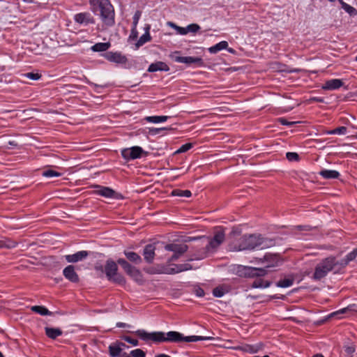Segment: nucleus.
<instances>
[{
  "label": "nucleus",
  "mask_w": 357,
  "mask_h": 357,
  "mask_svg": "<svg viewBox=\"0 0 357 357\" xmlns=\"http://www.w3.org/2000/svg\"><path fill=\"white\" fill-rule=\"evenodd\" d=\"M135 333L144 341L152 340L155 342H192L199 340H206L213 339L211 337L191 335L184 336L183 334L177 331H169L167 333L164 332H153L148 333L144 330H137Z\"/></svg>",
  "instance_id": "obj_1"
},
{
  "label": "nucleus",
  "mask_w": 357,
  "mask_h": 357,
  "mask_svg": "<svg viewBox=\"0 0 357 357\" xmlns=\"http://www.w3.org/2000/svg\"><path fill=\"white\" fill-rule=\"evenodd\" d=\"M206 240V243H202V247H197L196 252L194 255L195 259L200 260L207 257L210 254L216 251L217 248L224 242L225 238V231L219 229L215 231L213 238H201Z\"/></svg>",
  "instance_id": "obj_2"
},
{
  "label": "nucleus",
  "mask_w": 357,
  "mask_h": 357,
  "mask_svg": "<svg viewBox=\"0 0 357 357\" xmlns=\"http://www.w3.org/2000/svg\"><path fill=\"white\" fill-rule=\"evenodd\" d=\"M341 269L339 260L334 256H330L323 259L317 264L312 278L315 280H320L325 278L329 272L337 273Z\"/></svg>",
  "instance_id": "obj_3"
},
{
  "label": "nucleus",
  "mask_w": 357,
  "mask_h": 357,
  "mask_svg": "<svg viewBox=\"0 0 357 357\" xmlns=\"http://www.w3.org/2000/svg\"><path fill=\"white\" fill-rule=\"evenodd\" d=\"M274 244L272 239L264 238L261 235H244L241 238L238 250H252L258 246H262L264 248L273 246Z\"/></svg>",
  "instance_id": "obj_4"
},
{
  "label": "nucleus",
  "mask_w": 357,
  "mask_h": 357,
  "mask_svg": "<svg viewBox=\"0 0 357 357\" xmlns=\"http://www.w3.org/2000/svg\"><path fill=\"white\" fill-rule=\"evenodd\" d=\"M98 5L100 15L103 24L107 26H112L115 24L114 9L109 0H99Z\"/></svg>",
  "instance_id": "obj_5"
},
{
  "label": "nucleus",
  "mask_w": 357,
  "mask_h": 357,
  "mask_svg": "<svg viewBox=\"0 0 357 357\" xmlns=\"http://www.w3.org/2000/svg\"><path fill=\"white\" fill-rule=\"evenodd\" d=\"M105 273L107 279L119 284H125L126 279L123 275L118 273V266L112 259H107L105 266Z\"/></svg>",
  "instance_id": "obj_6"
},
{
  "label": "nucleus",
  "mask_w": 357,
  "mask_h": 357,
  "mask_svg": "<svg viewBox=\"0 0 357 357\" xmlns=\"http://www.w3.org/2000/svg\"><path fill=\"white\" fill-rule=\"evenodd\" d=\"M238 273L240 276L254 278L264 276L267 273V271L265 268L239 266Z\"/></svg>",
  "instance_id": "obj_7"
},
{
  "label": "nucleus",
  "mask_w": 357,
  "mask_h": 357,
  "mask_svg": "<svg viewBox=\"0 0 357 357\" xmlns=\"http://www.w3.org/2000/svg\"><path fill=\"white\" fill-rule=\"evenodd\" d=\"M143 153H144L146 156L148 154V153L144 151L140 146H132L131 148L124 149L121 151V155L126 160L139 158Z\"/></svg>",
  "instance_id": "obj_8"
},
{
  "label": "nucleus",
  "mask_w": 357,
  "mask_h": 357,
  "mask_svg": "<svg viewBox=\"0 0 357 357\" xmlns=\"http://www.w3.org/2000/svg\"><path fill=\"white\" fill-rule=\"evenodd\" d=\"M117 263L121 266L128 275L133 278L135 280H137L141 278L142 275L140 271L135 266L130 264L126 259H119L117 260Z\"/></svg>",
  "instance_id": "obj_9"
},
{
  "label": "nucleus",
  "mask_w": 357,
  "mask_h": 357,
  "mask_svg": "<svg viewBox=\"0 0 357 357\" xmlns=\"http://www.w3.org/2000/svg\"><path fill=\"white\" fill-rule=\"evenodd\" d=\"M172 58L176 62L185 63L188 66L192 64L197 66H204V61L200 57L173 56Z\"/></svg>",
  "instance_id": "obj_10"
},
{
  "label": "nucleus",
  "mask_w": 357,
  "mask_h": 357,
  "mask_svg": "<svg viewBox=\"0 0 357 357\" xmlns=\"http://www.w3.org/2000/svg\"><path fill=\"white\" fill-rule=\"evenodd\" d=\"M98 190L96 191V193L100 196L107 197V198H114L116 199H120L123 198V196L115 192L110 188L98 186Z\"/></svg>",
  "instance_id": "obj_11"
},
{
  "label": "nucleus",
  "mask_w": 357,
  "mask_h": 357,
  "mask_svg": "<svg viewBox=\"0 0 357 357\" xmlns=\"http://www.w3.org/2000/svg\"><path fill=\"white\" fill-rule=\"evenodd\" d=\"M104 57L109 61L116 63H126L128 61L126 56L120 52H107L103 54Z\"/></svg>",
  "instance_id": "obj_12"
},
{
  "label": "nucleus",
  "mask_w": 357,
  "mask_h": 357,
  "mask_svg": "<svg viewBox=\"0 0 357 357\" xmlns=\"http://www.w3.org/2000/svg\"><path fill=\"white\" fill-rule=\"evenodd\" d=\"M63 274L64 277L71 282H78L79 280V275L75 272V267L73 265L66 266L63 271Z\"/></svg>",
  "instance_id": "obj_13"
},
{
  "label": "nucleus",
  "mask_w": 357,
  "mask_h": 357,
  "mask_svg": "<svg viewBox=\"0 0 357 357\" xmlns=\"http://www.w3.org/2000/svg\"><path fill=\"white\" fill-rule=\"evenodd\" d=\"M88 255L89 252L82 250L73 255H67L65 256V259L68 263H76L84 260L88 257Z\"/></svg>",
  "instance_id": "obj_14"
},
{
  "label": "nucleus",
  "mask_w": 357,
  "mask_h": 357,
  "mask_svg": "<svg viewBox=\"0 0 357 357\" xmlns=\"http://www.w3.org/2000/svg\"><path fill=\"white\" fill-rule=\"evenodd\" d=\"M165 248L166 250L172 251L174 253L181 256L187 252L188 246L185 244L170 243L166 245Z\"/></svg>",
  "instance_id": "obj_15"
},
{
  "label": "nucleus",
  "mask_w": 357,
  "mask_h": 357,
  "mask_svg": "<svg viewBox=\"0 0 357 357\" xmlns=\"http://www.w3.org/2000/svg\"><path fill=\"white\" fill-rule=\"evenodd\" d=\"M155 246L153 244H148L146 245L143 251V256L144 260L148 264H151L153 261L155 257Z\"/></svg>",
  "instance_id": "obj_16"
},
{
  "label": "nucleus",
  "mask_w": 357,
  "mask_h": 357,
  "mask_svg": "<svg viewBox=\"0 0 357 357\" xmlns=\"http://www.w3.org/2000/svg\"><path fill=\"white\" fill-rule=\"evenodd\" d=\"M75 20L79 24H94V19L89 13H80L75 15Z\"/></svg>",
  "instance_id": "obj_17"
},
{
  "label": "nucleus",
  "mask_w": 357,
  "mask_h": 357,
  "mask_svg": "<svg viewBox=\"0 0 357 357\" xmlns=\"http://www.w3.org/2000/svg\"><path fill=\"white\" fill-rule=\"evenodd\" d=\"M174 266V268L167 269L165 273L167 274H175L192 269V266L188 263L175 264Z\"/></svg>",
  "instance_id": "obj_18"
},
{
  "label": "nucleus",
  "mask_w": 357,
  "mask_h": 357,
  "mask_svg": "<svg viewBox=\"0 0 357 357\" xmlns=\"http://www.w3.org/2000/svg\"><path fill=\"white\" fill-rule=\"evenodd\" d=\"M343 86V82L339 79H333L328 80L322 86L324 90H335Z\"/></svg>",
  "instance_id": "obj_19"
},
{
  "label": "nucleus",
  "mask_w": 357,
  "mask_h": 357,
  "mask_svg": "<svg viewBox=\"0 0 357 357\" xmlns=\"http://www.w3.org/2000/svg\"><path fill=\"white\" fill-rule=\"evenodd\" d=\"M158 70L167 72L169 70V67L165 62L157 61L151 63L148 68V71L151 73L156 72Z\"/></svg>",
  "instance_id": "obj_20"
},
{
  "label": "nucleus",
  "mask_w": 357,
  "mask_h": 357,
  "mask_svg": "<svg viewBox=\"0 0 357 357\" xmlns=\"http://www.w3.org/2000/svg\"><path fill=\"white\" fill-rule=\"evenodd\" d=\"M357 257V249L354 250L352 252L349 253L345 258L342 259V260H339V264L341 267V268H344L346 267L348 264L355 259Z\"/></svg>",
  "instance_id": "obj_21"
},
{
  "label": "nucleus",
  "mask_w": 357,
  "mask_h": 357,
  "mask_svg": "<svg viewBox=\"0 0 357 357\" xmlns=\"http://www.w3.org/2000/svg\"><path fill=\"white\" fill-rule=\"evenodd\" d=\"M45 331L46 335L52 340H55L57 337L63 334L62 331L59 328H50L45 327Z\"/></svg>",
  "instance_id": "obj_22"
},
{
  "label": "nucleus",
  "mask_w": 357,
  "mask_h": 357,
  "mask_svg": "<svg viewBox=\"0 0 357 357\" xmlns=\"http://www.w3.org/2000/svg\"><path fill=\"white\" fill-rule=\"evenodd\" d=\"M319 174L326 179L337 178L340 173L336 170L323 169L319 172Z\"/></svg>",
  "instance_id": "obj_23"
},
{
  "label": "nucleus",
  "mask_w": 357,
  "mask_h": 357,
  "mask_svg": "<svg viewBox=\"0 0 357 357\" xmlns=\"http://www.w3.org/2000/svg\"><path fill=\"white\" fill-rule=\"evenodd\" d=\"M124 255L127 259L136 264H139L142 262L141 257L135 252L124 251Z\"/></svg>",
  "instance_id": "obj_24"
},
{
  "label": "nucleus",
  "mask_w": 357,
  "mask_h": 357,
  "mask_svg": "<svg viewBox=\"0 0 357 357\" xmlns=\"http://www.w3.org/2000/svg\"><path fill=\"white\" fill-rule=\"evenodd\" d=\"M351 311L357 312V306L356 305H351L347 307H344L338 311L334 312L329 315V317H338L340 314L347 313L348 312H351Z\"/></svg>",
  "instance_id": "obj_25"
},
{
  "label": "nucleus",
  "mask_w": 357,
  "mask_h": 357,
  "mask_svg": "<svg viewBox=\"0 0 357 357\" xmlns=\"http://www.w3.org/2000/svg\"><path fill=\"white\" fill-rule=\"evenodd\" d=\"M111 47V43H98L93 45L91 49L93 52H106Z\"/></svg>",
  "instance_id": "obj_26"
},
{
  "label": "nucleus",
  "mask_w": 357,
  "mask_h": 357,
  "mask_svg": "<svg viewBox=\"0 0 357 357\" xmlns=\"http://www.w3.org/2000/svg\"><path fill=\"white\" fill-rule=\"evenodd\" d=\"M271 282L261 278H257L251 284L252 288H267L271 285Z\"/></svg>",
  "instance_id": "obj_27"
},
{
  "label": "nucleus",
  "mask_w": 357,
  "mask_h": 357,
  "mask_svg": "<svg viewBox=\"0 0 357 357\" xmlns=\"http://www.w3.org/2000/svg\"><path fill=\"white\" fill-rule=\"evenodd\" d=\"M227 47H228V43L227 41H221V42L217 43L216 45L209 47L208 51L211 54H215L222 50L227 49Z\"/></svg>",
  "instance_id": "obj_28"
},
{
  "label": "nucleus",
  "mask_w": 357,
  "mask_h": 357,
  "mask_svg": "<svg viewBox=\"0 0 357 357\" xmlns=\"http://www.w3.org/2000/svg\"><path fill=\"white\" fill-rule=\"evenodd\" d=\"M122 351V348L117 344H112L109 346V354L111 357L119 356Z\"/></svg>",
  "instance_id": "obj_29"
},
{
  "label": "nucleus",
  "mask_w": 357,
  "mask_h": 357,
  "mask_svg": "<svg viewBox=\"0 0 357 357\" xmlns=\"http://www.w3.org/2000/svg\"><path fill=\"white\" fill-rule=\"evenodd\" d=\"M149 27H147L146 32L139 38V39L136 43L135 45L137 48L143 45L146 42H149L151 40V37L149 34Z\"/></svg>",
  "instance_id": "obj_30"
},
{
  "label": "nucleus",
  "mask_w": 357,
  "mask_h": 357,
  "mask_svg": "<svg viewBox=\"0 0 357 357\" xmlns=\"http://www.w3.org/2000/svg\"><path fill=\"white\" fill-rule=\"evenodd\" d=\"M31 310L36 313L40 314V315H52V312L48 310L44 306L40 305H34L31 307Z\"/></svg>",
  "instance_id": "obj_31"
},
{
  "label": "nucleus",
  "mask_w": 357,
  "mask_h": 357,
  "mask_svg": "<svg viewBox=\"0 0 357 357\" xmlns=\"http://www.w3.org/2000/svg\"><path fill=\"white\" fill-rule=\"evenodd\" d=\"M17 243L15 241H13L10 238H5L3 240H0V248H13L16 247Z\"/></svg>",
  "instance_id": "obj_32"
},
{
  "label": "nucleus",
  "mask_w": 357,
  "mask_h": 357,
  "mask_svg": "<svg viewBox=\"0 0 357 357\" xmlns=\"http://www.w3.org/2000/svg\"><path fill=\"white\" fill-rule=\"evenodd\" d=\"M168 118L169 116H152L146 117L145 120L150 123H158L160 122L166 121Z\"/></svg>",
  "instance_id": "obj_33"
},
{
  "label": "nucleus",
  "mask_w": 357,
  "mask_h": 357,
  "mask_svg": "<svg viewBox=\"0 0 357 357\" xmlns=\"http://www.w3.org/2000/svg\"><path fill=\"white\" fill-rule=\"evenodd\" d=\"M294 281V279L292 277L284 278V279L279 280L276 283V286L278 287H282V288L289 287L293 284Z\"/></svg>",
  "instance_id": "obj_34"
},
{
  "label": "nucleus",
  "mask_w": 357,
  "mask_h": 357,
  "mask_svg": "<svg viewBox=\"0 0 357 357\" xmlns=\"http://www.w3.org/2000/svg\"><path fill=\"white\" fill-rule=\"evenodd\" d=\"M340 4L342 5V8L348 13L350 15H356L357 14V10L355 8L351 6L346 3L343 1V0H338Z\"/></svg>",
  "instance_id": "obj_35"
},
{
  "label": "nucleus",
  "mask_w": 357,
  "mask_h": 357,
  "mask_svg": "<svg viewBox=\"0 0 357 357\" xmlns=\"http://www.w3.org/2000/svg\"><path fill=\"white\" fill-rule=\"evenodd\" d=\"M228 292V290L224 286H219L213 289V295L215 297H222L225 293Z\"/></svg>",
  "instance_id": "obj_36"
},
{
  "label": "nucleus",
  "mask_w": 357,
  "mask_h": 357,
  "mask_svg": "<svg viewBox=\"0 0 357 357\" xmlns=\"http://www.w3.org/2000/svg\"><path fill=\"white\" fill-rule=\"evenodd\" d=\"M172 195L173 196L190 197L192 195V193L188 190H182L180 189H176L172 192Z\"/></svg>",
  "instance_id": "obj_37"
},
{
  "label": "nucleus",
  "mask_w": 357,
  "mask_h": 357,
  "mask_svg": "<svg viewBox=\"0 0 357 357\" xmlns=\"http://www.w3.org/2000/svg\"><path fill=\"white\" fill-rule=\"evenodd\" d=\"M347 129L345 126H341V127H338L335 129L328 130L326 132V133L328 135H335V134L344 135L347 132Z\"/></svg>",
  "instance_id": "obj_38"
},
{
  "label": "nucleus",
  "mask_w": 357,
  "mask_h": 357,
  "mask_svg": "<svg viewBox=\"0 0 357 357\" xmlns=\"http://www.w3.org/2000/svg\"><path fill=\"white\" fill-rule=\"evenodd\" d=\"M42 175L45 177L60 176L61 174L52 169H47L43 172Z\"/></svg>",
  "instance_id": "obj_39"
},
{
  "label": "nucleus",
  "mask_w": 357,
  "mask_h": 357,
  "mask_svg": "<svg viewBox=\"0 0 357 357\" xmlns=\"http://www.w3.org/2000/svg\"><path fill=\"white\" fill-rule=\"evenodd\" d=\"M344 348L347 355L349 357H352L353 354L356 351V346L354 344H351L349 345L344 346Z\"/></svg>",
  "instance_id": "obj_40"
},
{
  "label": "nucleus",
  "mask_w": 357,
  "mask_h": 357,
  "mask_svg": "<svg viewBox=\"0 0 357 357\" xmlns=\"http://www.w3.org/2000/svg\"><path fill=\"white\" fill-rule=\"evenodd\" d=\"M193 146L192 143H186L183 144L176 152L175 153H185L190 150Z\"/></svg>",
  "instance_id": "obj_41"
},
{
  "label": "nucleus",
  "mask_w": 357,
  "mask_h": 357,
  "mask_svg": "<svg viewBox=\"0 0 357 357\" xmlns=\"http://www.w3.org/2000/svg\"><path fill=\"white\" fill-rule=\"evenodd\" d=\"M132 357H145L146 354L144 351L140 349H136L130 352Z\"/></svg>",
  "instance_id": "obj_42"
},
{
  "label": "nucleus",
  "mask_w": 357,
  "mask_h": 357,
  "mask_svg": "<svg viewBox=\"0 0 357 357\" xmlns=\"http://www.w3.org/2000/svg\"><path fill=\"white\" fill-rule=\"evenodd\" d=\"M286 157L289 161H298L299 160L298 154L295 152L287 153Z\"/></svg>",
  "instance_id": "obj_43"
},
{
  "label": "nucleus",
  "mask_w": 357,
  "mask_h": 357,
  "mask_svg": "<svg viewBox=\"0 0 357 357\" xmlns=\"http://www.w3.org/2000/svg\"><path fill=\"white\" fill-rule=\"evenodd\" d=\"M188 33H196L200 29V26L197 24H190L186 26Z\"/></svg>",
  "instance_id": "obj_44"
},
{
  "label": "nucleus",
  "mask_w": 357,
  "mask_h": 357,
  "mask_svg": "<svg viewBox=\"0 0 357 357\" xmlns=\"http://www.w3.org/2000/svg\"><path fill=\"white\" fill-rule=\"evenodd\" d=\"M24 77L29 78L33 80H38L41 77V75L38 73H27L23 75Z\"/></svg>",
  "instance_id": "obj_45"
},
{
  "label": "nucleus",
  "mask_w": 357,
  "mask_h": 357,
  "mask_svg": "<svg viewBox=\"0 0 357 357\" xmlns=\"http://www.w3.org/2000/svg\"><path fill=\"white\" fill-rule=\"evenodd\" d=\"M123 339L126 342H128V343L131 344H132V345H133V346H137V345H138V344H139V342H138V340H136V339H133V338H132V337H129V336H125V337H123Z\"/></svg>",
  "instance_id": "obj_46"
},
{
  "label": "nucleus",
  "mask_w": 357,
  "mask_h": 357,
  "mask_svg": "<svg viewBox=\"0 0 357 357\" xmlns=\"http://www.w3.org/2000/svg\"><path fill=\"white\" fill-rule=\"evenodd\" d=\"M243 351L249 352V353H255L257 351L256 349H255L252 346L245 345L241 348Z\"/></svg>",
  "instance_id": "obj_47"
},
{
  "label": "nucleus",
  "mask_w": 357,
  "mask_h": 357,
  "mask_svg": "<svg viewBox=\"0 0 357 357\" xmlns=\"http://www.w3.org/2000/svg\"><path fill=\"white\" fill-rule=\"evenodd\" d=\"M243 351L249 352V353H255L257 351L256 349H255L252 346L245 345L241 348Z\"/></svg>",
  "instance_id": "obj_48"
},
{
  "label": "nucleus",
  "mask_w": 357,
  "mask_h": 357,
  "mask_svg": "<svg viewBox=\"0 0 357 357\" xmlns=\"http://www.w3.org/2000/svg\"><path fill=\"white\" fill-rule=\"evenodd\" d=\"M278 122H280L282 125H284V126H292L295 123H296V122L295 121H288L286 119L284 118H279L278 119Z\"/></svg>",
  "instance_id": "obj_49"
},
{
  "label": "nucleus",
  "mask_w": 357,
  "mask_h": 357,
  "mask_svg": "<svg viewBox=\"0 0 357 357\" xmlns=\"http://www.w3.org/2000/svg\"><path fill=\"white\" fill-rule=\"evenodd\" d=\"M175 30L178 34L185 35L188 33L186 27H181L179 26H175Z\"/></svg>",
  "instance_id": "obj_50"
},
{
  "label": "nucleus",
  "mask_w": 357,
  "mask_h": 357,
  "mask_svg": "<svg viewBox=\"0 0 357 357\" xmlns=\"http://www.w3.org/2000/svg\"><path fill=\"white\" fill-rule=\"evenodd\" d=\"M169 130L167 128H152L150 130L149 132L152 135H158L160 134L163 130Z\"/></svg>",
  "instance_id": "obj_51"
},
{
  "label": "nucleus",
  "mask_w": 357,
  "mask_h": 357,
  "mask_svg": "<svg viewBox=\"0 0 357 357\" xmlns=\"http://www.w3.org/2000/svg\"><path fill=\"white\" fill-rule=\"evenodd\" d=\"M141 15L140 11H137L133 17V26L136 27Z\"/></svg>",
  "instance_id": "obj_52"
},
{
  "label": "nucleus",
  "mask_w": 357,
  "mask_h": 357,
  "mask_svg": "<svg viewBox=\"0 0 357 357\" xmlns=\"http://www.w3.org/2000/svg\"><path fill=\"white\" fill-rule=\"evenodd\" d=\"M195 294L199 297H202L204 296V291L202 288H197L195 290Z\"/></svg>",
  "instance_id": "obj_53"
},
{
  "label": "nucleus",
  "mask_w": 357,
  "mask_h": 357,
  "mask_svg": "<svg viewBox=\"0 0 357 357\" xmlns=\"http://www.w3.org/2000/svg\"><path fill=\"white\" fill-rule=\"evenodd\" d=\"M137 29H136V27L133 26V28L132 29V31H131V34H130V38H132L133 39H135L137 38Z\"/></svg>",
  "instance_id": "obj_54"
},
{
  "label": "nucleus",
  "mask_w": 357,
  "mask_h": 357,
  "mask_svg": "<svg viewBox=\"0 0 357 357\" xmlns=\"http://www.w3.org/2000/svg\"><path fill=\"white\" fill-rule=\"evenodd\" d=\"M180 255H178L177 254L174 253V255L172 256V257L169 259V261H175L179 258Z\"/></svg>",
  "instance_id": "obj_55"
},
{
  "label": "nucleus",
  "mask_w": 357,
  "mask_h": 357,
  "mask_svg": "<svg viewBox=\"0 0 357 357\" xmlns=\"http://www.w3.org/2000/svg\"><path fill=\"white\" fill-rule=\"evenodd\" d=\"M126 326H128V325H127L125 323H122V322H118L116 324V327L118 328H125Z\"/></svg>",
  "instance_id": "obj_56"
},
{
  "label": "nucleus",
  "mask_w": 357,
  "mask_h": 357,
  "mask_svg": "<svg viewBox=\"0 0 357 357\" xmlns=\"http://www.w3.org/2000/svg\"><path fill=\"white\" fill-rule=\"evenodd\" d=\"M310 226H298L299 230H310Z\"/></svg>",
  "instance_id": "obj_57"
},
{
  "label": "nucleus",
  "mask_w": 357,
  "mask_h": 357,
  "mask_svg": "<svg viewBox=\"0 0 357 357\" xmlns=\"http://www.w3.org/2000/svg\"><path fill=\"white\" fill-rule=\"evenodd\" d=\"M313 100L314 101H316V102H324V99L322 98H314Z\"/></svg>",
  "instance_id": "obj_58"
},
{
  "label": "nucleus",
  "mask_w": 357,
  "mask_h": 357,
  "mask_svg": "<svg viewBox=\"0 0 357 357\" xmlns=\"http://www.w3.org/2000/svg\"><path fill=\"white\" fill-rule=\"evenodd\" d=\"M155 357H171V356L167 354H160L156 355Z\"/></svg>",
  "instance_id": "obj_59"
},
{
  "label": "nucleus",
  "mask_w": 357,
  "mask_h": 357,
  "mask_svg": "<svg viewBox=\"0 0 357 357\" xmlns=\"http://www.w3.org/2000/svg\"><path fill=\"white\" fill-rule=\"evenodd\" d=\"M95 268H96V270H98V271H102V272L103 271V267H102V266H98V265H96V267H95Z\"/></svg>",
  "instance_id": "obj_60"
},
{
  "label": "nucleus",
  "mask_w": 357,
  "mask_h": 357,
  "mask_svg": "<svg viewBox=\"0 0 357 357\" xmlns=\"http://www.w3.org/2000/svg\"><path fill=\"white\" fill-rule=\"evenodd\" d=\"M116 344H117V345H120V347H121L122 349H123V347H126V344H125V343H123V342H117Z\"/></svg>",
  "instance_id": "obj_61"
},
{
  "label": "nucleus",
  "mask_w": 357,
  "mask_h": 357,
  "mask_svg": "<svg viewBox=\"0 0 357 357\" xmlns=\"http://www.w3.org/2000/svg\"><path fill=\"white\" fill-rule=\"evenodd\" d=\"M99 0H90L91 4L95 6L96 5V2H98Z\"/></svg>",
  "instance_id": "obj_62"
},
{
  "label": "nucleus",
  "mask_w": 357,
  "mask_h": 357,
  "mask_svg": "<svg viewBox=\"0 0 357 357\" xmlns=\"http://www.w3.org/2000/svg\"><path fill=\"white\" fill-rule=\"evenodd\" d=\"M168 24H169V26H170L171 27L174 28V29H175V26H177L176 24H175L173 22H168Z\"/></svg>",
  "instance_id": "obj_63"
},
{
  "label": "nucleus",
  "mask_w": 357,
  "mask_h": 357,
  "mask_svg": "<svg viewBox=\"0 0 357 357\" xmlns=\"http://www.w3.org/2000/svg\"><path fill=\"white\" fill-rule=\"evenodd\" d=\"M312 357H324V356L321 354H317L314 355Z\"/></svg>",
  "instance_id": "obj_64"
}]
</instances>
